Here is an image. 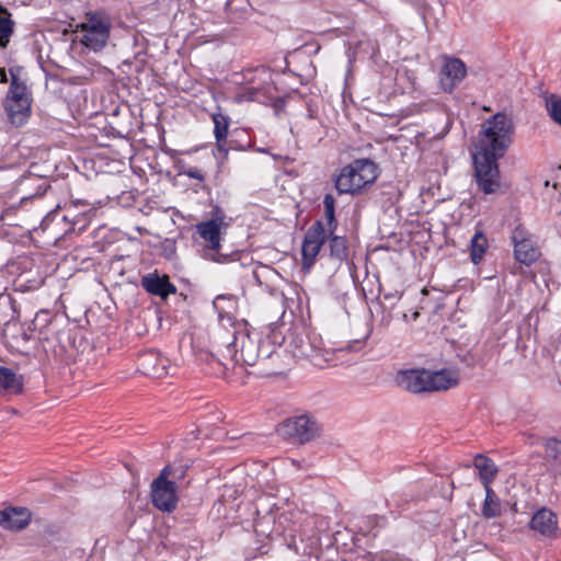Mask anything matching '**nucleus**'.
Segmentation results:
<instances>
[{"label": "nucleus", "mask_w": 561, "mask_h": 561, "mask_svg": "<svg viewBox=\"0 0 561 561\" xmlns=\"http://www.w3.org/2000/svg\"><path fill=\"white\" fill-rule=\"evenodd\" d=\"M513 133L514 124L506 113L494 114L482 126L472 158L474 182L485 195L494 194L501 187L497 160L508 149Z\"/></svg>", "instance_id": "f257e3e1"}, {"label": "nucleus", "mask_w": 561, "mask_h": 561, "mask_svg": "<svg viewBox=\"0 0 561 561\" xmlns=\"http://www.w3.org/2000/svg\"><path fill=\"white\" fill-rule=\"evenodd\" d=\"M378 178L377 165L369 159H357L343 167L334 176V186L340 195H357Z\"/></svg>", "instance_id": "f03ea898"}, {"label": "nucleus", "mask_w": 561, "mask_h": 561, "mask_svg": "<svg viewBox=\"0 0 561 561\" xmlns=\"http://www.w3.org/2000/svg\"><path fill=\"white\" fill-rule=\"evenodd\" d=\"M226 353L222 358L229 357L233 365L244 366H253L262 355L271 356V352H264L259 333H251L245 325L234 332L233 341L226 345Z\"/></svg>", "instance_id": "7ed1b4c3"}, {"label": "nucleus", "mask_w": 561, "mask_h": 561, "mask_svg": "<svg viewBox=\"0 0 561 561\" xmlns=\"http://www.w3.org/2000/svg\"><path fill=\"white\" fill-rule=\"evenodd\" d=\"M111 27V18L102 10L87 12L83 21L77 25V30L82 33L81 44L94 51L106 46Z\"/></svg>", "instance_id": "20e7f679"}, {"label": "nucleus", "mask_w": 561, "mask_h": 561, "mask_svg": "<svg viewBox=\"0 0 561 561\" xmlns=\"http://www.w3.org/2000/svg\"><path fill=\"white\" fill-rule=\"evenodd\" d=\"M31 94L26 84L18 76L11 73V84L4 100V111L10 123L15 127L23 126L31 116Z\"/></svg>", "instance_id": "39448f33"}, {"label": "nucleus", "mask_w": 561, "mask_h": 561, "mask_svg": "<svg viewBox=\"0 0 561 561\" xmlns=\"http://www.w3.org/2000/svg\"><path fill=\"white\" fill-rule=\"evenodd\" d=\"M277 432L286 439L306 444L320 435L321 426L314 417L308 414H301L283 421Z\"/></svg>", "instance_id": "423d86ee"}, {"label": "nucleus", "mask_w": 561, "mask_h": 561, "mask_svg": "<svg viewBox=\"0 0 561 561\" xmlns=\"http://www.w3.org/2000/svg\"><path fill=\"white\" fill-rule=\"evenodd\" d=\"M225 213L221 209L216 208L210 219L202 221L196 226L201 238L207 242V251L210 252L208 254L209 257L219 263L224 261L221 257H225L224 255H217L220 249L221 229L228 226V224L225 222Z\"/></svg>", "instance_id": "0eeeda50"}, {"label": "nucleus", "mask_w": 561, "mask_h": 561, "mask_svg": "<svg viewBox=\"0 0 561 561\" xmlns=\"http://www.w3.org/2000/svg\"><path fill=\"white\" fill-rule=\"evenodd\" d=\"M170 474L171 467L167 466L151 484L152 503L162 512H172L175 510L178 503L175 483L168 480Z\"/></svg>", "instance_id": "6e6552de"}, {"label": "nucleus", "mask_w": 561, "mask_h": 561, "mask_svg": "<svg viewBox=\"0 0 561 561\" xmlns=\"http://www.w3.org/2000/svg\"><path fill=\"white\" fill-rule=\"evenodd\" d=\"M325 238L327 232L320 220H317L308 228L301 248L304 267L310 268L314 264Z\"/></svg>", "instance_id": "1a4fd4ad"}, {"label": "nucleus", "mask_w": 561, "mask_h": 561, "mask_svg": "<svg viewBox=\"0 0 561 561\" xmlns=\"http://www.w3.org/2000/svg\"><path fill=\"white\" fill-rule=\"evenodd\" d=\"M515 259L525 265H530L540 255L534 236L525 228L518 226L512 232Z\"/></svg>", "instance_id": "9d476101"}, {"label": "nucleus", "mask_w": 561, "mask_h": 561, "mask_svg": "<svg viewBox=\"0 0 561 561\" xmlns=\"http://www.w3.org/2000/svg\"><path fill=\"white\" fill-rule=\"evenodd\" d=\"M467 75L466 64L457 57L443 56V65L439 71L440 88L451 93Z\"/></svg>", "instance_id": "9b49d317"}, {"label": "nucleus", "mask_w": 561, "mask_h": 561, "mask_svg": "<svg viewBox=\"0 0 561 561\" xmlns=\"http://www.w3.org/2000/svg\"><path fill=\"white\" fill-rule=\"evenodd\" d=\"M259 82L241 89L234 96L237 103L256 101L261 95H272L274 85L272 73L268 69L262 67L255 70ZM252 83H255L254 81Z\"/></svg>", "instance_id": "f8f14e48"}, {"label": "nucleus", "mask_w": 561, "mask_h": 561, "mask_svg": "<svg viewBox=\"0 0 561 561\" xmlns=\"http://www.w3.org/2000/svg\"><path fill=\"white\" fill-rule=\"evenodd\" d=\"M397 382L412 393L428 392V370L410 369L400 371L397 376Z\"/></svg>", "instance_id": "ddd939ff"}, {"label": "nucleus", "mask_w": 561, "mask_h": 561, "mask_svg": "<svg viewBox=\"0 0 561 561\" xmlns=\"http://www.w3.org/2000/svg\"><path fill=\"white\" fill-rule=\"evenodd\" d=\"M31 522V513L25 507H8L0 511V526L9 530H21Z\"/></svg>", "instance_id": "4468645a"}, {"label": "nucleus", "mask_w": 561, "mask_h": 561, "mask_svg": "<svg viewBox=\"0 0 561 561\" xmlns=\"http://www.w3.org/2000/svg\"><path fill=\"white\" fill-rule=\"evenodd\" d=\"M141 286L150 294L167 298L170 294L176 291L175 286L170 283L168 276H159L157 273H150L141 278Z\"/></svg>", "instance_id": "2eb2a0df"}, {"label": "nucleus", "mask_w": 561, "mask_h": 561, "mask_svg": "<svg viewBox=\"0 0 561 561\" xmlns=\"http://www.w3.org/2000/svg\"><path fill=\"white\" fill-rule=\"evenodd\" d=\"M459 377L456 370L440 369L431 371L428 370V392L443 391L450 389L458 385Z\"/></svg>", "instance_id": "dca6fc26"}, {"label": "nucleus", "mask_w": 561, "mask_h": 561, "mask_svg": "<svg viewBox=\"0 0 561 561\" xmlns=\"http://www.w3.org/2000/svg\"><path fill=\"white\" fill-rule=\"evenodd\" d=\"M530 527L543 536H552L558 527L557 516L552 511L541 508L533 516Z\"/></svg>", "instance_id": "f3484780"}, {"label": "nucleus", "mask_w": 561, "mask_h": 561, "mask_svg": "<svg viewBox=\"0 0 561 561\" xmlns=\"http://www.w3.org/2000/svg\"><path fill=\"white\" fill-rule=\"evenodd\" d=\"M22 376L16 375L12 369L0 366V393L18 394L22 391Z\"/></svg>", "instance_id": "a211bd4d"}, {"label": "nucleus", "mask_w": 561, "mask_h": 561, "mask_svg": "<svg viewBox=\"0 0 561 561\" xmlns=\"http://www.w3.org/2000/svg\"><path fill=\"white\" fill-rule=\"evenodd\" d=\"M473 466L479 472L481 483L484 485H491L497 474V467L494 461L481 454L474 457Z\"/></svg>", "instance_id": "6ab92c4d"}, {"label": "nucleus", "mask_w": 561, "mask_h": 561, "mask_svg": "<svg viewBox=\"0 0 561 561\" xmlns=\"http://www.w3.org/2000/svg\"><path fill=\"white\" fill-rule=\"evenodd\" d=\"M214 122V135L219 151L227 153L225 142L229 131L230 118L222 113H214L211 115Z\"/></svg>", "instance_id": "aec40b11"}, {"label": "nucleus", "mask_w": 561, "mask_h": 561, "mask_svg": "<svg viewBox=\"0 0 561 561\" xmlns=\"http://www.w3.org/2000/svg\"><path fill=\"white\" fill-rule=\"evenodd\" d=\"M485 499L482 505V516L494 518L501 515V502L491 485H484Z\"/></svg>", "instance_id": "412c9836"}, {"label": "nucleus", "mask_w": 561, "mask_h": 561, "mask_svg": "<svg viewBox=\"0 0 561 561\" xmlns=\"http://www.w3.org/2000/svg\"><path fill=\"white\" fill-rule=\"evenodd\" d=\"M291 343L294 344L293 353L296 357L314 358L319 353V348L313 343L300 336H296Z\"/></svg>", "instance_id": "4be33fe9"}, {"label": "nucleus", "mask_w": 561, "mask_h": 561, "mask_svg": "<svg viewBox=\"0 0 561 561\" xmlns=\"http://www.w3.org/2000/svg\"><path fill=\"white\" fill-rule=\"evenodd\" d=\"M488 240L480 231L476 232L471 239L470 256L473 264H479L485 253Z\"/></svg>", "instance_id": "5701e85b"}, {"label": "nucleus", "mask_w": 561, "mask_h": 561, "mask_svg": "<svg viewBox=\"0 0 561 561\" xmlns=\"http://www.w3.org/2000/svg\"><path fill=\"white\" fill-rule=\"evenodd\" d=\"M329 241L330 255L339 262H343L348 257V249L346 240L343 237L331 234Z\"/></svg>", "instance_id": "b1692460"}, {"label": "nucleus", "mask_w": 561, "mask_h": 561, "mask_svg": "<svg viewBox=\"0 0 561 561\" xmlns=\"http://www.w3.org/2000/svg\"><path fill=\"white\" fill-rule=\"evenodd\" d=\"M323 207H324V217L327 219L329 233L333 234L337 227V221L335 219V198L332 194L324 195Z\"/></svg>", "instance_id": "393cba45"}, {"label": "nucleus", "mask_w": 561, "mask_h": 561, "mask_svg": "<svg viewBox=\"0 0 561 561\" xmlns=\"http://www.w3.org/2000/svg\"><path fill=\"white\" fill-rule=\"evenodd\" d=\"M1 10L5 15L0 16V48H5L13 34L14 22L10 19V14L5 9Z\"/></svg>", "instance_id": "a878e982"}, {"label": "nucleus", "mask_w": 561, "mask_h": 561, "mask_svg": "<svg viewBox=\"0 0 561 561\" xmlns=\"http://www.w3.org/2000/svg\"><path fill=\"white\" fill-rule=\"evenodd\" d=\"M546 108L552 121L561 126V98L557 94L546 96Z\"/></svg>", "instance_id": "bb28decb"}, {"label": "nucleus", "mask_w": 561, "mask_h": 561, "mask_svg": "<svg viewBox=\"0 0 561 561\" xmlns=\"http://www.w3.org/2000/svg\"><path fill=\"white\" fill-rule=\"evenodd\" d=\"M545 449L549 457L558 459L561 456V440L554 437L547 438Z\"/></svg>", "instance_id": "cd10ccee"}, {"label": "nucleus", "mask_w": 561, "mask_h": 561, "mask_svg": "<svg viewBox=\"0 0 561 561\" xmlns=\"http://www.w3.org/2000/svg\"><path fill=\"white\" fill-rule=\"evenodd\" d=\"M181 174H184V175L188 176L190 179H194L199 182L205 181L204 172L201 169L195 168V167H190V168L183 169L181 171Z\"/></svg>", "instance_id": "c85d7f7f"}, {"label": "nucleus", "mask_w": 561, "mask_h": 561, "mask_svg": "<svg viewBox=\"0 0 561 561\" xmlns=\"http://www.w3.org/2000/svg\"><path fill=\"white\" fill-rule=\"evenodd\" d=\"M16 206L12 205L7 207L0 215V220L3 221L8 226H15L16 224L11 221L9 217L15 211Z\"/></svg>", "instance_id": "c756f323"}, {"label": "nucleus", "mask_w": 561, "mask_h": 561, "mask_svg": "<svg viewBox=\"0 0 561 561\" xmlns=\"http://www.w3.org/2000/svg\"><path fill=\"white\" fill-rule=\"evenodd\" d=\"M49 312L47 310H41L36 313L35 319L33 321L34 327L36 328L39 322H49Z\"/></svg>", "instance_id": "7c9ffc66"}, {"label": "nucleus", "mask_w": 561, "mask_h": 561, "mask_svg": "<svg viewBox=\"0 0 561 561\" xmlns=\"http://www.w3.org/2000/svg\"><path fill=\"white\" fill-rule=\"evenodd\" d=\"M43 194H44V192H35L34 194H31V195H24V196L21 197L20 204L23 205L26 202H28L31 197H33V196H42Z\"/></svg>", "instance_id": "2f4dec72"}, {"label": "nucleus", "mask_w": 561, "mask_h": 561, "mask_svg": "<svg viewBox=\"0 0 561 561\" xmlns=\"http://www.w3.org/2000/svg\"><path fill=\"white\" fill-rule=\"evenodd\" d=\"M207 360L217 362L219 366L227 367L226 363H222L219 358L215 357L213 354L207 355Z\"/></svg>", "instance_id": "473e14b6"}, {"label": "nucleus", "mask_w": 561, "mask_h": 561, "mask_svg": "<svg viewBox=\"0 0 561 561\" xmlns=\"http://www.w3.org/2000/svg\"><path fill=\"white\" fill-rule=\"evenodd\" d=\"M0 82L1 83L8 82V77H7V72H5L4 68H0Z\"/></svg>", "instance_id": "72a5a7b5"}, {"label": "nucleus", "mask_w": 561, "mask_h": 561, "mask_svg": "<svg viewBox=\"0 0 561 561\" xmlns=\"http://www.w3.org/2000/svg\"><path fill=\"white\" fill-rule=\"evenodd\" d=\"M419 314H420V313H419L417 311L413 312V314H412V319H413V320H416V319H417V317H419Z\"/></svg>", "instance_id": "f704fd0d"}]
</instances>
